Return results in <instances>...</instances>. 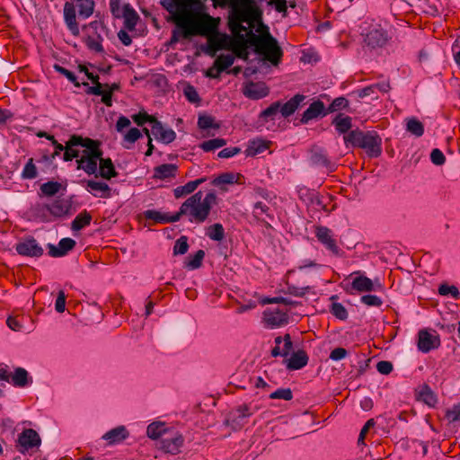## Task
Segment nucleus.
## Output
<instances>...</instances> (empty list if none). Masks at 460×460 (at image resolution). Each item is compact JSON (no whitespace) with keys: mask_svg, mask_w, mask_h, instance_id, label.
<instances>
[{"mask_svg":"<svg viewBox=\"0 0 460 460\" xmlns=\"http://www.w3.org/2000/svg\"><path fill=\"white\" fill-rule=\"evenodd\" d=\"M281 102L278 101L271 103L268 108L261 112L260 118L264 119H274L275 116L280 112Z\"/></svg>","mask_w":460,"mask_h":460,"instance_id":"nucleus-49","label":"nucleus"},{"mask_svg":"<svg viewBox=\"0 0 460 460\" xmlns=\"http://www.w3.org/2000/svg\"><path fill=\"white\" fill-rule=\"evenodd\" d=\"M102 39L100 35H98L96 38L88 37L85 40V44L89 49L102 53L104 51L102 45Z\"/></svg>","mask_w":460,"mask_h":460,"instance_id":"nucleus-57","label":"nucleus"},{"mask_svg":"<svg viewBox=\"0 0 460 460\" xmlns=\"http://www.w3.org/2000/svg\"><path fill=\"white\" fill-rule=\"evenodd\" d=\"M82 183L85 190L95 198L110 199L112 197V189L105 181L91 179L84 180Z\"/></svg>","mask_w":460,"mask_h":460,"instance_id":"nucleus-13","label":"nucleus"},{"mask_svg":"<svg viewBox=\"0 0 460 460\" xmlns=\"http://www.w3.org/2000/svg\"><path fill=\"white\" fill-rule=\"evenodd\" d=\"M151 131L156 140L166 145L172 143L176 138L174 130L170 128H165L157 119L152 125Z\"/></svg>","mask_w":460,"mask_h":460,"instance_id":"nucleus-18","label":"nucleus"},{"mask_svg":"<svg viewBox=\"0 0 460 460\" xmlns=\"http://www.w3.org/2000/svg\"><path fill=\"white\" fill-rule=\"evenodd\" d=\"M349 107V101L347 98L341 96L335 98L332 103L326 108L327 113H333Z\"/></svg>","mask_w":460,"mask_h":460,"instance_id":"nucleus-48","label":"nucleus"},{"mask_svg":"<svg viewBox=\"0 0 460 460\" xmlns=\"http://www.w3.org/2000/svg\"><path fill=\"white\" fill-rule=\"evenodd\" d=\"M390 37L387 31L380 25L371 28L364 35V43L370 49L384 48Z\"/></svg>","mask_w":460,"mask_h":460,"instance_id":"nucleus-6","label":"nucleus"},{"mask_svg":"<svg viewBox=\"0 0 460 460\" xmlns=\"http://www.w3.org/2000/svg\"><path fill=\"white\" fill-rule=\"evenodd\" d=\"M309 361L308 355L303 349L294 352L287 360L286 367L288 370H299L305 367Z\"/></svg>","mask_w":460,"mask_h":460,"instance_id":"nucleus-24","label":"nucleus"},{"mask_svg":"<svg viewBox=\"0 0 460 460\" xmlns=\"http://www.w3.org/2000/svg\"><path fill=\"white\" fill-rule=\"evenodd\" d=\"M128 437L127 429L124 426H119L106 432L102 438L108 441L109 444L113 445L123 441Z\"/></svg>","mask_w":460,"mask_h":460,"instance_id":"nucleus-28","label":"nucleus"},{"mask_svg":"<svg viewBox=\"0 0 460 460\" xmlns=\"http://www.w3.org/2000/svg\"><path fill=\"white\" fill-rule=\"evenodd\" d=\"M183 93L186 99L191 103H196L200 100L196 88L190 84H188L184 88Z\"/></svg>","mask_w":460,"mask_h":460,"instance_id":"nucleus-61","label":"nucleus"},{"mask_svg":"<svg viewBox=\"0 0 460 460\" xmlns=\"http://www.w3.org/2000/svg\"><path fill=\"white\" fill-rule=\"evenodd\" d=\"M382 139L376 131H367L364 133L360 148L366 150L371 157H378L382 153Z\"/></svg>","mask_w":460,"mask_h":460,"instance_id":"nucleus-12","label":"nucleus"},{"mask_svg":"<svg viewBox=\"0 0 460 460\" xmlns=\"http://www.w3.org/2000/svg\"><path fill=\"white\" fill-rule=\"evenodd\" d=\"M298 196L307 205L317 204L320 205V199L314 190H309L306 187H302L298 190Z\"/></svg>","mask_w":460,"mask_h":460,"instance_id":"nucleus-40","label":"nucleus"},{"mask_svg":"<svg viewBox=\"0 0 460 460\" xmlns=\"http://www.w3.org/2000/svg\"><path fill=\"white\" fill-rule=\"evenodd\" d=\"M264 320L271 328L280 327L288 323V314L282 311H270L264 313Z\"/></svg>","mask_w":460,"mask_h":460,"instance_id":"nucleus-27","label":"nucleus"},{"mask_svg":"<svg viewBox=\"0 0 460 460\" xmlns=\"http://www.w3.org/2000/svg\"><path fill=\"white\" fill-rule=\"evenodd\" d=\"M146 219L153 220L159 224H168L179 221V215L177 213L170 215L163 213L155 209H148L143 213Z\"/></svg>","mask_w":460,"mask_h":460,"instance_id":"nucleus-23","label":"nucleus"},{"mask_svg":"<svg viewBox=\"0 0 460 460\" xmlns=\"http://www.w3.org/2000/svg\"><path fill=\"white\" fill-rule=\"evenodd\" d=\"M364 133L365 132L359 129L350 130L343 137L346 146L349 147V146H351L354 147H360Z\"/></svg>","mask_w":460,"mask_h":460,"instance_id":"nucleus-37","label":"nucleus"},{"mask_svg":"<svg viewBox=\"0 0 460 460\" xmlns=\"http://www.w3.org/2000/svg\"><path fill=\"white\" fill-rule=\"evenodd\" d=\"M270 211V208L263 202L261 201H257L254 203L253 205V209H252V213H253V216L257 218V219H261V217L262 215H266V217L270 219H272L273 218V216L270 215L269 213Z\"/></svg>","mask_w":460,"mask_h":460,"instance_id":"nucleus-55","label":"nucleus"},{"mask_svg":"<svg viewBox=\"0 0 460 460\" xmlns=\"http://www.w3.org/2000/svg\"><path fill=\"white\" fill-rule=\"evenodd\" d=\"M217 195L215 192H208L204 198H201L202 206L210 213L212 206L216 203Z\"/></svg>","mask_w":460,"mask_h":460,"instance_id":"nucleus-63","label":"nucleus"},{"mask_svg":"<svg viewBox=\"0 0 460 460\" xmlns=\"http://www.w3.org/2000/svg\"><path fill=\"white\" fill-rule=\"evenodd\" d=\"M418 349L428 353L440 346L439 335L435 331L420 330L418 333Z\"/></svg>","mask_w":460,"mask_h":460,"instance_id":"nucleus-10","label":"nucleus"},{"mask_svg":"<svg viewBox=\"0 0 460 460\" xmlns=\"http://www.w3.org/2000/svg\"><path fill=\"white\" fill-rule=\"evenodd\" d=\"M142 137L140 130L137 128H130L128 133L124 136V141L129 144H134Z\"/></svg>","mask_w":460,"mask_h":460,"instance_id":"nucleus-64","label":"nucleus"},{"mask_svg":"<svg viewBox=\"0 0 460 460\" xmlns=\"http://www.w3.org/2000/svg\"><path fill=\"white\" fill-rule=\"evenodd\" d=\"M417 399L429 405V407H435L438 402V397L436 394L426 384L420 386L417 394Z\"/></svg>","mask_w":460,"mask_h":460,"instance_id":"nucleus-33","label":"nucleus"},{"mask_svg":"<svg viewBox=\"0 0 460 460\" xmlns=\"http://www.w3.org/2000/svg\"><path fill=\"white\" fill-rule=\"evenodd\" d=\"M54 69L56 72L64 75L69 82L73 83L75 87H80V84L77 82L76 75L72 71L58 64L54 65Z\"/></svg>","mask_w":460,"mask_h":460,"instance_id":"nucleus-56","label":"nucleus"},{"mask_svg":"<svg viewBox=\"0 0 460 460\" xmlns=\"http://www.w3.org/2000/svg\"><path fill=\"white\" fill-rule=\"evenodd\" d=\"M97 177L100 176L104 180H111L118 175V172L111 158H103L99 160L98 163Z\"/></svg>","mask_w":460,"mask_h":460,"instance_id":"nucleus-26","label":"nucleus"},{"mask_svg":"<svg viewBox=\"0 0 460 460\" xmlns=\"http://www.w3.org/2000/svg\"><path fill=\"white\" fill-rule=\"evenodd\" d=\"M84 143V137L78 135H73L69 140L66 143V148L64 149L63 160L66 162L72 161L75 158H79L80 150L76 147H82Z\"/></svg>","mask_w":460,"mask_h":460,"instance_id":"nucleus-19","label":"nucleus"},{"mask_svg":"<svg viewBox=\"0 0 460 460\" xmlns=\"http://www.w3.org/2000/svg\"><path fill=\"white\" fill-rule=\"evenodd\" d=\"M305 98L306 97L304 94L297 93L287 102H281L280 113L282 117L288 118L294 114L300 107L305 104Z\"/></svg>","mask_w":460,"mask_h":460,"instance_id":"nucleus-21","label":"nucleus"},{"mask_svg":"<svg viewBox=\"0 0 460 460\" xmlns=\"http://www.w3.org/2000/svg\"><path fill=\"white\" fill-rule=\"evenodd\" d=\"M15 251L19 255L39 258L43 255L44 250L33 236H28L15 244Z\"/></svg>","mask_w":460,"mask_h":460,"instance_id":"nucleus-8","label":"nucleus"},{"mask_svg":"<svg viewBox=\"0 0 460 460\" xmlns=\"http://www.w3.org/2000/svg\"><path fill=\"white\" fill-rule=\"evenodd\" d=\"M76 243L74 239L66 237L62 238L58 246L54 244L49 243V255L54 258L63 257L67 254L68 252L73 250L75 246Z\"/></svg>","mask_w":460,"mask_h":460,"instance_id":"nucleus-20","label":"nucleus"},{"mask_svg":"<svg viewBox=\"0 0 460 460\" xmlns=\"http://www.w3.org/2000/svg\"><path fill=\"white\" fill-rule=\"evenodd\" d=\"M61 184L55 181H49L40 185V191L43 195L52 197L59 192Z\"/></svg>","mask_w":460,"mask_h":460,"instance_id":"nucleus-46","label":"nucleus"},{"mask_svg":"<svg viewBox=\"0 0 460 460\" xmlns=\"http://www.w3.org/2000/svg\"><path fill=\"white\" fill-rule=\"evenodd\" d=\"M243 93L251 100H260L270 93V90L263 82H248L245 84Z\"/></svg>","mask_w":460,"mask_h":460,"instance_id":"nucleus-16","label":"nucleus"},{"mask_svg":"<svg viewBox=\"0 0 460 460\" xmlns=\"http://www.w3.org/2000/svg\"><path fill=\"white\" fill-rule=\"evenodd\" d=\"M206 234L213 241L220 242L225 237V229L219 223H216L207 228Z\"/></svg>","mask_w":460,"mask_h":460,"instance_id":"nucleus-43","label":"nucleus"},{"mask_svg":"<svg viewBox=\"0 0 460 460\" xmlns=\"http://www.w3.org/2000/svg\"><path fill=\"white\" fill-rule=\"evenodd\" d=\"M165 431L164 423L153 422L147 426L146 435L152 439L160 438Z\"/></svg>","mask_w":460,"mask_h":460,"instance_id":"nucleus-47","label":"nucleus"},{"mask_svg":"<svg viewBox=\"0 0 460 460\" xmlns=\"http://www.w3.org/2000/svg\"><path fill=\"white\" fill-rule=\"evenodd\" d=\"M360 302L367 306L380 307L383 305L382 298L376 295H364L360 297Z\"/></svg>","mask_w":460,"mask_h":460,"instance_id":"nucleus-59","label":"nucleus"},{"mask_svg":"<svg viewBox=\"0 0 460 460\" xmlns=\"http://www.w3.org/2000/svg\"><path fill=\"white\" fill-rule=\"evenodd\" d=\"M253 413L254 410L252 409L251 405L242 404L229 412L226 422L234 429H240L244 425V420Z\"/></svg>","mask_w":460,"mask_h":460,"instance_id":"nucleus-9","label":"nucleus"},{"mask_svg":"<svg viewBox=\"0 0 460 460\" xmlns=\"http://www.w3.org/2000/svg\"><path fill=\"white\" fill-rule=\"evenodd\" d=\"M339 134H348L352 128V119L343 113L337 114L332 121Z\"/></svg>","mask_w":460,"mask_h":460,"instance_id":"nucleus-32","label":"nucleus"},{"mask_svg":"<svg viewBox=\"0 0 460 460\" xmlns=\"http://www.w3.org/2000/svg\"><path fill=\"white\" fill-rule=\"evenodd\" d=\"M438 293L441 296H451L453 297H457L459 296L458 288L456 286H449L447 284L439 286Z\"/></svg>","mask_w":460,"mask_h":460,"instance_id":"nucleus-62","label":"nucleus"},{"mask_svg":"<svg viewBox=\"0 0 460 460\" xmlns=\"http://www.w3.org/2000/svg\"><path fill=\"white\" fill-rule=\"evenodd\" d=\"M310 163L316 167H324L329 172L336 169V164L328 158L326 151L320 146H314L311 149Z\"/></svg>","mask_w":460,"mask_h":460,"instance_id":"nucleus-14","label":"nucleus"},{"mask_svg":"<svg viewBox=\"0 0 460 460\" xmlns=\"http://www.w3.org/2000/svg\"><path fill=\"white\" fill-rule=\"evenodd\" d=\"M198 126L201 129H217L219 128V124L216 123L214 118L209 115L199 116L198 119Z\"/></svg>","mask_w":460,"mask_h":460,"instance_id":"nucleus-51","label":"nucleus"},{"mask_svg":"<svg viewBox=\"0 0 460 460\" xmlns=\"http://www.w3.org/2000/svg\"><path fill=\"white\" fill-rule=\"evenodd\" d=\"M82 147L79 158L76 159L77 169L83 170L88 175L97 177L98 163L103 154L100 148V143L97 140L84 137Z\"/></svg>","mask_w":460,"mask_h":460,"instance_id":"nucleus-2","label":"nucleus"},{"mask_svg":"<svg viewBox=\"0 0 460 460\" xmlns=\"http://www.w3.org/2000/svg\"><path fill=\"white\" fill-rule=\"evenodd\" d=\"M268 148L267 144L262 139H255L250 141V144L245 151L247 156H254L258 154L264 152Z\"/></svg>","mask_w":460,"mask_h":460,"instance_id":"nucleus-41","label":"nucleus"},{"mask_svg":"<svg viewBox=\"0 0 460 460\" xmlns=\"http://www.w3.org/2000/svg\"><path fill=\"white\" fill-rule=\"evenodd\" d=\"M189 250L188 238L185 235L178 238L173 246V255H183Z\"/></svg>","mask_w":460,"mask_h":460,"instance_id":"nucleus-54","label":"nucleus"},{"mask_svg":"<svg viewBox=\"0 0 460 460\" xmlns=\"http://www.w3.org/2000/svg\"><path fill=\"white\" fill-rule=\"evenodd\" d=\"M41 439L39 434L32 429H24L19 436L16 442V447L22 454H25L30 449L39 447Z\"/></svg>","mask_w":460,"mask_h":460,"instance_id":"nucleus-7","label":"nucleus"},{"mask_svg":"<svg viewBox=\"0 0 460 460\" xmlns=\"http://www.w3.org/2000/svg\"><path fill=\"white\" fill-rule=\"evenodd\" d=\"M205 257V252L199 250L194 255H190L184 261V268L190 270L199 269L202 265V261Z\"/></svg>","mask_w":460,"mask_h":460,"instance_id":"nucleus-36","label":"nucleus"},{"mask_svg":"<svg viewBox=\"0 0 460 460\" xmlns=\"http://www.w3.org/2000/svg\"><path fill=\"white\" fill-rule=\"evenodd\" d=\"M132 119L135 123L138 126H143L144 124L149 122L151 125L154 124L156 119L155 117L148 115L146 112H139L132 116Z\"/></svg>","mask_w":460,"mask_h":460,"instance_id":"nucleus-60","label":"nucleus"},{"mask_svg":"<svg viewBox=\"0 0 460 460\" xmlns=\"http://www.w3.org/2000/svg\"><path fill=\"white\" fill-rule=\"evenodd\" d=\"M162 6L173 16H180L188 9L187 0H161Z\"/></svg>","mask_w":460,"mask_h":460,"instance_id":"nucleus-25","label":"nucleus"},{"mask_svg":"<svg viewBox=\"0 0 460 460\" xmlns=\"http://www.w3.org/2000/svg\"><path fill=\"white\" fill-rule=\"evenodd\" d=\"M351 288L358 292L378 291L383 288L378 279L373 281L369 278L360 275L353 279Z\"/></svg>","mask_w":460,"mask_h":460,"instance_id":"nucleus-17","label":"nucleus"},{"mask_svg":"<svg viewBox=\"0 0 460 460\" xmlns=\"http://www.w3.org/2000/svg\"><path fill=\"white\" fill-rule=\"evenodd\" d=\"M406 130L416 137H420L424 134V125L414 117L408 118L406 119Z\"/></svg>","mask_w":460,"mask_h":460,"instance_id":"nucleus-38","label":"nucleus"},{"mask_svg":"<svg viewBox=\"0 0 460 460\" xmlns=\"http://www.w3.org/2000/svg\"><path fill=\"white\" fill-rule=\"evenodd\" d=\"M121 18H124L125 27L129 31H133L139 20V15L129 4H126L123 5Z\"/></svg>","mask_w":460,"mask_h":460,"instance_id":"nucleus-30","label":"nucleus"},{"mask_svg":"<svg viewBox=\"0 0 460 460\" xmlns=\"http://www.w3.org/2000/svg\"><path fill=\"white\" fill-rule=\"evenodd\" d=\"M317 240L332 254L339 256L341 249L333 238L332 231L327 226H317L314 230Z\"/></svg>","mask_w":460,"mask_h":460,"instance_id":"nucleus-11","label":"nucleus"},{"mask_svg":"<svg viewBox=\"0 0 460 460\" xmlns=\"http://www.w3.org/2000/svg\"><path fill=\"white\" fill-rule=\"evenodd\" d=\"M21 176L25 180H32L38 176L37 167L34 164L32 158H30L24 165Z\"/></svg>","mask_w":460,"mask_h":460,"instance_id":"nucleus-50","label":"nucleus"},{"mask_svg":"<svg viewBox=\"0 0 460 460\" xmlns=\"http://www.w3.org/2000/svg\"><path fill=\"white\" fill-rule=\"evenodd\" d=\"M181 31L174 30L171 37V42L175 43L179 41L180 37L189 39L192 35H196L199 31L194 28L190 22H181L179 24Z\"/></svg>","mask_w":460,"mask_h":460,"instance_id":"nucleus-31","label":"nucleus"},{"mask_svg":"<svg viewBox=\"0 0 460 460\" xmlns=\"http://www.w3.org/2000/svg\"><path fill=\"white\" fill-rule=\"evenodd\" d=\"M226 145V139L217 137V138H213V139H209V140L202 142L199 145V147L204 152H211V151H214V150L218 149L220 147H223Z\"/></svg>","mask_w":460,"mask_h":460,"instance_id":"nucleus-45","label":"nucleus"},{"mask_svg":"<svg viewBox=\"0 0 460 460\" xmlns=\"http://www.w3.org/2000/svg\"><path fill=\"white\" fill-rule=\"evenodd\" d=\"M234 182H236V175L234 172L221 173L212 181V184L215 186H220L223 184H233Z\"/></svg>","mask_w":460,"mask_h":460,"instance_id":"nucleus-52","label":"nucleus"},{"mask_svg":"<svg viewBox=\"0 0 460 460\" xmlns=\"http://www.w3.org/2000/svg\"><path fill=\"white\" fill-rule=\"evenodd\" d=\"M202 196V191H198L187 199L177 212L179 219L185 215L189 217L190 222L203 223L208 218L209 212L201 204Z\"/></svg>","mask_w":460,"mask_h":460,"instance_id":"nucleus-3","label":"nucleus"},{"mask_svg":"<svg viewBox=\"0 0 460 460\" xmlns=\"http://www.w3.org/2000/svg\"><path fill=\"white\" fill-rule=\"evenodd\" d=\"M178 166L173 164H164L154 170L155 177L160 180L173 178L176 175Z\"/></svg>","mask_w":460,"mask_h":460,"instance_id":"nucleus-35","label":"nucleus"},{"mask_svg":"<svg viewBox=\"0 0 460 460\" xmlns=\"http://www.w3.org/2000/svg\"><path fill=\"white\" fill-rule=\"evenodd\" d=\"M328 115L324 103L316 100L314 101L309 107L304 111L301 117V123L307 124L309 121L317 118H323Z\"/></svg>","mask_w":460,"mask_h":460,"instance_id":"nucleus-15","label":"nucleus"},{"mask_svg":"<svg viewBox=\"0 0 460 460\" xmlns=\"http://www.w3.org/2000/svg\"><path fill=\"white\" fill-rule=\"evenodd\" d=\"M330 312L339 320H347L349 314L345 306L341 303H332Z\"/></svg>","mask_w":460,"mask_h":460,"instance_id":"nucleus-53","label":"nucleus"},{"mask_svg":"<svg viewBox=\"0 0 460 460\" xmlns=\"http://www.w3.org/2000/svg\"><path fill=\"white\" fill-rule=\"evenodd\" d=\"M445 418L447 420L448 424L460 426V402L454 404L451 408L446 411Z\"/></svg>","mask_w":460,"mask_h":460,"instance_id":"nucleus-42","label":"nucleus"},{"mask_svg":"<svg viewBox=\"0 0 460 460\" xmlns=\"http://www.w3.org/2000/svg\"><path fill=\"white\" fill-rule=\"evenodd\" d=\"M206 178H199L195 181H190L183 186H178L173 190V194L176 199L181 198L187 194L192 193L200 184L206 181Z\"/></svg>","mask_w":460,"mask_h":460,"instance_id":"nucleus-34","label":"nucleus"},{"mask_svg":"<svg viewBox=\"0 0 460 460\" xmlns=\"http://www.w3.org/2000/svg\"><path fill=\"white\" fill-rule=\"evenodd\" d=\"M11 383L16 387H25L32 384V377L23 367H16L12 376Z\"/></svg>","mask_w":460,"mask_h":460,"instance_id":"nucleus-29","label":"nucleus"},{"mask_svg":"<svg viewBox=\"0 0 460 460\" xmlns=\"http://www.w3.org/2000/svg\"><path fill=\"white\" fill-rule=\"evenodd\" d=\"M184 438L181 434H176L172 438H163L161 440V448L169 454L177 455L181 451Z\"/></svg>","mask_w":460,"mask_h":460,"instance_id":"nucleus-22","label":"nucleus"},{"mask_svg":"<svg viewBox=\"0 0 460 460\" xmlns=\"http://www.w3.org/2000/svg\"><path fill=\"white\" fill-rule=\"evenodd\" d=\"M93 0H70L65 3L63 14L64 22L67 30L73 36H79L80 29L76 21V9L78 10V17L81 19H88L94 11Z\"/></svg>","mask_w":460,"mask_h":460,"instance_id":"nucleus-1","label":"nucleus"},{"mask_svg":"<svg viewBox=\"0 0 460 460\" xmlns=\"http://www.w3.org/2000/svg\"><path fill=\"white\" fill-rule=\"evenodd\" d=\"M234 62V57L232 54H222L215 60V66L222 73L229 68Z\"/></svg>","mask_w":460,"mask_h":460,"instance_id":"nucleus-44","label":"nucleus"},{"mask_svg":"<svg viewBox=\"0 0 460 460\" xmlns=\"http://www.w3.org/2000/svg\"><path fill=\"white\" fill-rule=\"evenodd\" d=\"M68 210L69 205L62 199H57L51 204H37L34 207L35 213L42 217L45 221H49V219L46 218V211L55 217H62L68 213Z\"/></svg>","mask_w":460,"mask_h":460,"instance_id":"nucleus-5","label":"nucleus"},{"mask_svg":"<svg viewBox=\"0 0 460 460\" xmlns=\"http://www.w3.org/2000/svg\"><path fill=\"white\" fill-rule=\"evenodd\" d=\"M92 216L87 211L78 214L71 223V229L73 231H80L84 227L90 225Z\"/></svg>","mask_w":460,"mask_h":460,"instance_id":"nucleus-39","label":"nucleus"},{"mask_svg":"<svg viewBox=\"0 0 460 460\" xmlns=\"http://www.w3.org/2000/svg\"><path fill=\"white\" fill-rule=\"evenodd\" d=\"M270 398L290 401L293 398V393L290 388H279L270 394Z\"/></svg>","mask_w":460,"mask_h":460,"instance_id":"nucleus-58","label":"nucleus"},{"mask_svg":"<svg viewBox=\"0 0 460 460\" xmlns=\"http://www.w3.org/2000/svg\"><path fill=\"white\" fill-rule=\"evenodd\" d=\"M255 47L257 52L264 55L267 60L274 65L279 64L283 53L278 41L269 31L262 36L255 37Z\"/></svg>","mask_w":460,"mask_h":460,"instance_id":"nucleus-4","label":"nucleus"}]
</instances>
